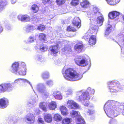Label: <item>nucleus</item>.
Wrapping results in <instances>:
<instances>
[{
	"instance_id": "f257e3e1",
	"label": "nucleus",
	"mask_w": 124,
	"mask_h": 124,
	"mask_svg": "<svg viewBox=\"0 0 124 124\" xmlns=\"http://www.w3.org/2000/svg\"><path fill=\"white\" fill-rule=\"evenodd\" d=\"M118 102L113 100H109L107 101L105 104L104 109L106 115L110 118H114L117 116L121 111V108L123 109L122 114L124 115V103L120 104Z\"/></svg>"
},
{
	"instance_id": "f03ea898",
	"label": "nucleus",
	"mask_w": 124,
	"mask_h": 124,
	"mask_svg": "<svg viewBox=\"0 0 124 124\" xmlns=\"http://www.w3.org/2000/svg\"><path fill=\"white\" fill-rule=\"evenodd\" d=\"M94 93L95 90L93 89L88 87L85 92L83 90L77 91L76 98L78 101L83 103L85 106L92 107L93 105H90L88 101L90 99V95H93Z\"/></svg>"
},
{
	"instance_id": "7ed1b4c3",
	"label": "nucleus",
	"mask_w": 124,
	"mask_h": 124,
	"mask_svg": "<svg viewBox=\"0 0 124 124\" xmlns=\"http://www.w3.org/2000/svg\"><path fill=\"white\" fill-rule=\"evenodd\" d=\"M64 78L67 80L74 81L80 79L83 77V74L77 73L73 69L69 68L66 70L64 73H63Z\"/></svg>"
},
{
	"instance_id": "20e7f679",
	"label": "nucleus",
	"mask_w": 124,
	"mask_h": 124,
	"mask_svg": "<svg viewBox=\"0 0 124 124\" xmlns=\"http://www.w3.org/2000/svg\"><path fill=\"white\" fill-rule=\"evenodd\" d=\"M116 81H109L107 83L109 91L111 93H116L120 90L119 84Z\"/></svg>"
},
{
	"instance_id": "39448f33",
	"label": "nucleus",
	"mask_w": 124,
	"mask_h": 124,
	"mask_svg": "<svg viewBox=\"0 0 124 124\" xmlns=\"http://www.w3.org/2000/svg\"><path fill=\"white\" fill-rule=\"evenodd\" d=\"M116 39L119 41V42H116L120 46L122 47L121 49V52L124 54V47L122 46L123 45L124 46V28L122 29L121 31L118 34Z\"/></svg>"
},
{
	"instance_id": "423d86ee",
	"label": "nucleus",
	"mask_w": 124,
	"mask_h": 124,
	"mask_svg": "<svg viewBox=\"0 0 124 124\" xmlns=\"http://www.w3.org/2000/svg\"><path fill=\"white\" fill-rule=\"evenodd\" d=\"M13 89V85L10 83L6 82L0 85V93L6 91L10 92Z\"/></svg>"
},
{
	"instance_id": "0eeeda50",
	"label": "nucleus",
	"mask_w": 124,
	"mask_h": 124,
	"mask_svg": "<svg viewBox=\"0 0 124 124\" xmlns=\"http://www.w3.org/2000/svg\"><path fill=\"white\" fill-rule=\"evenodd\" d=\"M36 88L39 92L42 93L43 96L46 98L48 97L49 93L46 90V87L44 84L39 83L37 85Z\"/></svg>"
},
{
	"instance_id": "6e6552de",
	"label": "nucleus",
	"mask_w": 124,
	"mask_h": 124,
	"mask_svg": "<svg viewBox=\"0 0 124 124\" xmlns=\"http://www.w3.org/2000/svg\"><path fill=\"white\" fill-rule=\"evenodd\" d=\"M76 63L79 66L85 67L88 65V62L85 58H82L81 56H77L75 59Z\"/></svg>"
},
{
	"instance_id": "1a4fd4ad",
	"label": "nucleus",
	"mask_w": 124,
	"mask_h": 124,
	"mask_svg": "<svg viewBox=\"0 0 124 124\" xmlns=\"http://www.w3.org/2000/svg\"><path fill=\"white\" fill-rule=\"evenodd\" d=\"M24 120L28 124H31L34 123L35 118L32 113H29L26 116Z\"/></svg>"
},
{
	"instance_id": "9d476101",
	"label": "nucleus",
	"mask_w": 124,
	"mask_h": 124,
	"mask_svg": "<svg viewBox=\"0 0 124 124\" xmlns=\"http://www.w3.org/2000/svg\"><path fill=\"white\" fill-rule=\"evenodd\" d=\"M67 105L68 107L70 109H78L80 108V106L78 104L72 100H68Z\"/></svg>"
},
{
	"instance_id": "9b49d317",
	"label": "nucleus",
	"mask_w": 124,
	"mask_h": 124,
	"mask_svg": "<svg viewBox=\"0 0 124 124\" xmlns=\"http://www.w3.org/2000/svg\"><path fill=\"white\" fill-rule=\"evenodd\" d=\"M19 64L18 62H15L12 63L11 69V72L17 74L19 70Z\"/></svg>"
},
{
	"instance_id": "f8f14e48",
	"label": "nucleus",
	"mask_w": 124,
	"mask_h": 124,
	"mask_svg": "<svg viewBox=\"0 0 124 124\" xmlns=\"http://www.w3.org/2000/svg\"><path fill=\"white\" fill-rule=\"evenodd\" d=\"M17 18L19 20L24 22L30 21L31 20L30 17L26 15H19L18 16Z\"/></svg>"
},
{
	"instance_id": "ddd939ff",
	"label": "nucleus",
	"mask_w": 124,
	"mask_h": 124,
	"mask_svg": "<svg viewBox=\"0 0 124 124\" xmlns=\"http://www.w3.org/2000/svg\"><path fill=\"white\" fill-rule=\"evenodd\" d=\"M38 100V98L37 95H35V96L31 97L28 101V104L30 106H31L35 104L36 103Z\"/></svg>"
},
{
	"instance_id": "4468645a",
	"label": "nucleus",
	"mask_w": 124,
	"mask_h": 124,
	"mask_svg": "<svg viewBox=\"0 0 124 124\" xmlns=\"http://www.w3.org/2000/svg\"><path fill=\"white\" fill-rule=\"evenodd\" d=\"M101 14L99 11V9L98 8L95 7L93 8L92 13H91L90 14V16H88V17H89L91 18H92L93 17H96V16H100Z\"/></svg>"
},
{
	"instance_id": "2eb2a0df",
	"label": "nucleus",
	"mask_w": 124,
	"mask_h": 124,
	"mask_svg": "<svg viewBox=\"0 0 124 124\" xmlns=\"http://www.w3.org/2000/svg\"><path fill=\"white\" fill-rule=\"evenodd\" d=\"M15 83H17L18 84H21L22 83H28L31 86L33 89V87L31 83L28 80L26 79L19 78L15 80L14 82Z\"/></svg>"
},
{
	"instance_id": "dca6fc26",
	"label": "nucleus",
	"mask_w": 124,
	"mask_h": 124,
	"mask_svg": "<svg viewBox=\"0 0 124 124\" xmlns=\"http://www.w3.org/2000/svg\"><path fill=\"white\" fill-rule=\"evenodd\" d=\"M8 101L6 98L1 99L0 100V107L3 108H6L8 105Z\"/></svg>"
},
{
	"instance_id": "f3484780",
	"label": "nucleus",
	"mask_w": 124,
	"mask_h": 124,
	"mask_svg": "<svg viewBox=\"0 0 124 124\" xmlns=\"http://www.w3.org/2000/svg\"><path fill=\"white\" fill-rule=\"evenodd\" d=\"M72 24L74 26L79 28L81 26V20L78 17H75L72 22Z\"/></svg>"
},
{
	"instance_id": "a211bd4d",
	"label": "nucleus",
	"mask_w": 124,
	"mask_h": 124,
	"mask_svg": "<svg viewBox=\"0 0 124 124\" xmlns=\"http://www.w3.org/2000/svg\"><path fill=\"white\" fill-rule=\"evenodd\" d=\"M58 46V45H56L51 46L50 47L49 49L51 53L54 55H55L59 52Z\"/></svg>"
},
{
	"instance_id": "6ab92c4d",
	"label": "nucleus",
	"mask_w": 124,
	"mask_h": 124,
	"mask_svg": "<svg viewBox=\"0 0 124 124\" xmlns=\"http://www.w3.org/2000/svg\"><path fill=\"white\" fill-rule=\"evenodd\" d=\"M47 105L49 109L51 110H54L57 107L56 103L54 101H51L50 102L47 101Z\"/></svg>"
},
{
	"instance_id": "aec40b11",
	"label": "nucleus",
	"mask_w": 124,
	"mask_h": 124,
	"mask_svg": "<svg viewBox=\"0 0 124 124\" xmlns=\"http://www.w3.org/2000/svg\"><path fill=\"white\" fill-rule=\"evenodd\" d=\"M54 97L56 99L62 100V93L60 91H56L54 92L52 94Z\"/></svg>"
},
{
	"instance_id": "412c9836",
	"label": "nucleus",
	"mask_w": 124,
	"mask_h": 124,
	"mask_svg": "<svg viewBox=\"0 0 124 124\" xmlns=\"http://www.w3.org/2000/svg\"><path fill=\"white\" fill-rule=\"evenodd\" d=\"M90 3L87 0H82L80 3V5L81 7L83 8H87L90 6Z\"/></svg>"
},
{
	"instance_id": "4be33fe9",
	"label": "nucleus",
	"mask_w": 124,
	"mask_h": 124,
	"mask_svg": "<svg viewBox=\"0 0 124 124\" xmlns=\"http://www.w3.org/2000/svg\"><path fill=\"white\" fill-rule=\"evenodd\" d=\"M120 15V13L116 11H113L110 12L108 14L109 17L111 19H113L118 16Z\"/></svg>"
},
{
	"instance_id": "5701e85b",
	"label": "nucleus",
	"mask_w": 124,
	"mask_h": 124,
	"mask_svg": "<svg viewBox=\"0 0 124 124\" xmlns=\"http://www.w3.org/2000/svg\"><path fill=\"white\" fill-rule=\"evenodd\" d=\"M96 17L97 18L96 20V22L97 23L99 24V25H101L104 21L103 16L102 14H101V15L96 16Z\"/></svg>"
},
{
	"instance_id": "b1692460",
	"label": "nucleus",
	"mask_w": 124,
	"mask_h": 124,
	"mask_svg": "<svg viewBox=\"0 0 124 124\" xmlns=\"http://www.w3.org/2000/svg\"><path fill=\"white\" fill-rule=\"evenodd\" d=\"M59 109L62 114L63 116H65L68 114L69 113L68 110L64 106L62 105L60 106Z\"/></svg>"
},
{
	"instance_id": "393cba45",
	"label": "nucleus",
	"mask_w": 124,
	"mask_h": 124,
	"mask_svg": "<svg viewBox=\"0 0 124 124\" xmlns=\"http://www.w3.org/2000/svg\"><path fill=\"white\" fill-rule=\"evenodd\" d=\"M83 48V45L80 43L76 44L74 46L75 50L78 53L82 51Z\"/></svg>"
},
{
	"instance_id": "a878e982",
	"label": "nucleus",
	"mask_w": 124,
	"mask_h": 124,
	"mask_svg": "<svg viewBox=\"0 0 124 124\" xmlns=\"http://www.w3.org/2000/svg\"><path fill=\"white\" fill-rule=\"evenodd\" d=\"M96 39L95 36L94 35L90 36L88 42L91 45H94L96 42Z\"/></svg>"
},
{
	"instance_id": "bb28decb",
	"label": "nucleus",
	"mask_w": 124,
	"mask_h": 124,
	"mask_svg": "<svg viewBox=\"0 0 124 124\" xmlns=\"http://www.w3.org/2000/svg\"><path fill=\"white\" fill-rule=\"evenodd\" d=\"M44 119L46 122L50 123L52 121V116L50 114H46L44 116Z\"/></svg>"
},
{
	"instance_id": "cd10ccee",
	"label": "nucleus",
	"mask_w": 124,
	"mask_h": 124,
	"mask_svg": "<svg viewBox=\"0 0 124 124\" xmlns=\"http://www.w3.org/2000/svg\"><path fill=\"white\" fill-rule=\"evenodd\" d=\"M53 118L54 121L59 122L62 120V117L60 114L57 113L54 115Z\"/></svg>"
},
{
	"instance_id": "c85d7f7f",
	"label": "nucleus",
	"mask_w": 124,
	"mask_h": 124,
	"mask_svg": "<svg viewBox=\"0 0 124 124\" xmlns=\"http://www.w3.org/2000/svg\"><path fill=\"white\" fill-rule=\"evenodd\" d=\"M64 90L67 95H71L73 93V89L71 87H66Z\"/></svg>"
},
{
	"instance_id": "c756f323",
	"label": "nucleus",
	"mask_w": 124,
	"mask_h": 124,
	"mask_svg": "<svg viewBox=\"0 0 124 124\" xmlns=\"http://www.w3.org/2000/svg\"><path fill=\"white\" fill-rule=\"evenodd\" d=\"M47 102H41L39 104V107L43 111H46V107L47 106Z\"/></svg>"
},
{
	"instance_id": "7c9ffc66",
	"label": "nucleus",
	"mask_w": 124,
	"mask_h": 124,
	"mask_svg": "<svg viewBox=\"0 0 124 124\" xmlns=\"http://www.w3.org/2000/svg\"><path fill=\"white\" fill-rule=\"evenodd\" d=\"M108 4L114 5L119 3L120 0H106Z\"/></svg>"
},
{
	"instance_id": "2f4dec72",
	"label": "nucleus",
	"mask_w": 124,
	"mask_h": 124,
	"mask_svg": "<svg viewBox=\"0 0 124 124\" xmlns=\"http://www.w3.org/2000/svg\"><path fill=\"white\" fill-rule=\"evenodd\" d=\"M25 31L26 32H28L34 30L35 27L31 25H28L25 27Z\"/></svg>"
},
{
	"instance_id": "473e14b6",
	"label": "nucleus",
	"mask_w": 124,
	"mask_h": 124,
	"mask_svg": "<svg viewBox=\"0 0 124 124\" xmlns=\"http://www.w3.org/2000/svg\"><path fill=\"white\" fill-rule=\"evenodd\" d=\"M71 119L69 118H64L62 120V124H70L71 122Z\"/></svg>"
},
{
	"instance_id": "72a5a7b5",
	"label": "nucleus",
	"mask_w": 124,
	"mask_h": 124,
	"mask_svg": "<svg viewBox=\"0 0 124 124\" xmlns=\"http://www.w3.org/2000/svg\"><path fill=\"white\" fill-rule=\"evenodd\" d=\"M48 46L42 44L39 47V49L41 51L44 52L46 51L48 49Z\"/></svg>"
},
{
	"instance_id": "f704fd0d",
	"label": "nucleus",
	"mask_w": 124,
	"mask_h": 124,
	"mask_svg": "<svg viewBox=\"0 0 124 124\" xmlns=\"http://www.w3.org/2000/svg\"><path fill=\"white\" fill-rule=\"evenodd\" d=\"M39 8L37 5L36 4H34L32 5L31 7V9L34 13H36L37 12Z\"/></svg>"
},
{
	"instance_id": "c9c22d12",
	"label": "nucleus",
	"mask_w": 124,
	"mask_h": 124,
	"mask_svg": "<svg viewBox=\"0 0 124 124\" xmlns=\"http://www.w3.org/2000/svg\"><path fill=\"white\" fill-rule=\"evenodd\" d=\"M39 38L40 40L43 41H45L46 39V35L43 33H40L39 34Z\"/></svg>"
},
{
	"instance_id": "e433bc0d",
	"label": "nucleus",
	"mask_w": 124,
	"mask_h": 124,
	"mask_svg": "<svg viewBox=\"0 0 124 124\" xmlns=\"http://www.w3.org/2000/svg\"><path fill=\"white\" fill-rule=\"evenodd\" d=\"M112 29L111 26L110 25H108L107 28L105 32V35H108L111 32V30Z\"/></svg>"
},
{
	"instance_id": "4c0bfd02",
	"label": "nucleus",
	"mask_w": 124,
	"mask_h": 124,
	"mask_svg": "<svg viewBox=\"0 0 124 124\" xmlns=\"http://www.w3.org/2000/svg\"><path fill=\"white\" fill-rule=\"evenodd\" d=\"M70 114L71 116L73 117L80 115L79 112L74 110H72L71 111Z\"/></svg>"
},
{
	"instance_id": "58836bf2",
	"label": "nucleus",
	"mask_w": 124,
	"mask_h": 124,
	"mask_svg": "<svg viewBox=\"0 0 124 124\" xmlns=\"http://www.w3.org/2000/svg\"><path fill=\"white\" fill-rule=\"evenodd\" d=\"M69 1H70L71 4L74 6L77 5L79 2L78 0H69Z\"/></svg>"
},
{
	"instance_id": "ea45409f",
	"label": "nucleus",
	"mask_w": 124,
	"mask_h": 124,
	"mask_svg": "<svg viewBox=\"0 0 124 124\" xmlns=\"http://www.w3.org/2000/svg\"><path fill=\"white\" fill-rule=\"evenodd\" d=\"M7 3L6 1H3L2 0H0V10H2L4 7L5 6Z\"/></svg>"
},
{
	"instance_id": "a19ab883",
	"label": "nucleus",
	"mask_w": 124,
	"mask_h": 124,
	"mask_svg": "<svg viewBox=\"0 0 124 124\" xmlns=\"http://www.w3.org/2000/svg\"><path fill=\"white\" fill-rule=\"evenodd\" d=\"M35 59L37 62H42L44 61V59L41 56L39 55L36 56L35 57Z\"/></svg>"
},
{
	"instance_id": "79ce46f5",
	"label": "nucleus",
	"mask_w": 124,
	"mask_h": 124,
	"mask_svg": "<svg viewBox=\"0 0 124 124\" xmlns=\"http://www.w3.org/2000/svg\"><path fill=\"white\" fill-rule=\"evenodd\" d=\"M26 69H21L18 72L19 75H24L26 74Z\"/></svg>"
},
{
	"instance_id": "37998d69",
	"label": "nucleus",
	"mask_w": 124,
	"mask_h": 124,
	"mask_svg": "<svg viewBox=\"0 0 124 124\" xmlns=\"http://www.w3.org/2000/svg\"><path fill=\"white\" fill-rule=\"evenodd\" d=\"M35 39L32 37H30L27 40L24 41V42L27 44H28L34 42Z\"/></svg>"
},
{
	"instance_id": "c03bdc74",
	"label": "nucleus",
	"mask_w": 124,
	"mask_h": 124,
	"mask_svg": "<svg viewBox=\"0 0 124 124\" xmlns=\"http://www.w3.org/2000/svg\"><path fill=\"white\" fill-rule=\"evenodd\" d=\"M49 76V74L47 72H46L43 73L42 75V77L44 79L48 78Z\"/></svg>"
},
{
	"instance_id": "a18cd8bd",
	"label": "nucleus",
	"mask_w": 124,
	"mask_h": 124,
	"mask_svg": "<svg viewBox=\"0 0 124 124\" xmlns=\"http://www.w3.org/2000/svg\"><path fill=\"white\" fill-rule=\"evenodd\" d=\"M67 30L68 31H75L76 30L72 26H69L67 27Z\"/></svg>"
},
{
	"instance_id": "49530a36",
	"label": "nucleus",
	"mask_w": 124,
	"mask_h": 124,
	"mask_svg": "<svg viewBox=\"0 0 124 124\" xmlns=\"http://www.w3.org/2000/svg\"><path fill=\"white\" fill-rule=\"evenodd\" d=\"M45 28L44 26L42 24H40L38 26L37 29L39 30L43 31L44 30Z\"/></svg>"
},
{
	"instance_id": "de8ad7c7",
	"label": "nucleus",
	"mask_w": 124,
	"mask_h": 124,
	"mask_svg": "<svg viewBox=\"0 0 124 124\" xmlns=\"http://www.w3.org/2000/svg\"><path fill=\"white\" fill-rule=\"evenodd\" d=\"M87 115L92 114L95 113V111L93 109H89L87 111Z\"/></svg>"
},
{
	"instance_id": "09e8293b",
	"label": "nucleus",
	"mask_w": 124,
	"mask_h": 124,
	"mask_svg": "<svg viewBox=\"0 0 124 124\" xmlns=\"http://www.w3.org/2000/svg\"><path fill=\"white\" fill-rule=\"evenodd\" d=\"M56 2L57 4L59 5L64 4L65 2L64 0H56Z\"/></svg>"
},
{
	"instance_id": "8fccbe9b",
	"label": "nucleus",
	"mask_w": 124,
	"mask_h": 124,
	"mask_svg": "<svg viewBox=\"0 0 124 124\" xmlns=\"http://www.w3.org/2000/svg\"><path fill=\"white\" fill-rule=\"evenodd\" d=\"M46 84L49 87L52 86L53 85V82L51 80H49L47 81L46 82Z\"/></svg>"
},
{
	"instance_id": "3c124183",
	"label": "nucleus",
	"mask_w": 124,
	"mask_h": 124,
	"mask_svg": "<svg viewBox=\"0 0 124 124\" xmlns=\"http://www.w3.org/2000/svg\"><path fill=\"white\" fill-rule=\"evenodd\" d=\"M39 124H44V122L42 118L40 117L38 118V120Z\"/></svg>"
},
{
	"instance_id": "603ef678",
	"label": "nucleus",
	"mask_w": 124,
	"mask_h": 124,
	"mask_svg": "<svg viewBox=\"0 0 124 124\" xmlns=\"http://www.w3.org/2000/svg\"><path fill=\"white\" fill-rule=\"evenodd\" d=\"M108 123L109 124H117V122L116 120L113 119L110 120Z\"/></svg>"
},
{
	"instance_id": "864d4df0",
	"label": "nucleus",
	"mask_w": 124,
	"mask_h": 124,
	"mask_svg": "<svg viewBox=\"0 0 124 124\" xmlns=\"http://www.w3.org/2000/svg\"><path fill=\"white\" fill-rule=\"evenodd\" d=\"M89 32V31H88V32L87 33H86L84 37L85 39H88L89 38H90V36H91Z\"/></svg>"
},
{
	"instance_id": "5fc2aeb1",
	"label": "nucleus",
	"mask_w": 124,
	"mask_h": 124,
	"mask_svg": "<svg viewBox=\"0 0 124 124\" xmlns=\"http://www.w3.org/2000/svg\"><path fill=\"white\" fill-rule=\"evenodd\" d=\"M21 65L22 67H23V69H26V64L24 62H21Z\"/></svg>"
},
{
	"instance_id": "6e6d98bb",
	"label": "nucleus",
	"mask_w": 124,
	"mask_h": 124,
	"mask_svg": "<svg viewBox=\"0 0 124 124\" xmlns=\"http://www.w3.org/2000/svg\"><path fill=\"white\" fill-rule=\"evenodd\" d=\"M43 3L45 5L47 4L50 2V0H43Z\"/></svg>"
},
{
	"instance_id": "4d7b16f0",
	"label": "nucleus",
	"mask_w": 124,
	"mask_h": 124,
	"mask_svg": "<svg viewBox=\"0 0 124 124\" xmlns=\"http://www.w3.org/2000/svg\"><path fill=\"white\" fill-rule=\"evenodd\" d=\"M96 26H94V27H93L92 26V30L94 31V32L93 31V32H94V33L96 34L97 32V30L96 29Z\"/></svg>"
},
{
	"instance_id": "13d9d810",
	"label": "nucleus",
	"mask_w": 124,
	"mask_h": 124,
	"mask_svg": "<svg viewBox=\"0 0 124 124\" xmlns=\"http://www.w3.org/2000/svg\"><path fill=\"white\" fill-rule=\"evenodd\" d=\"M10 121L11 123L12 124H14L15 123V121L13 120H10Z\"/></svg>"
},
{
	"instance_id": "bf43d9fd",
	"label": "nucleus",
	"mask_w": 124,
	"mask_h": 124,
	"mask_svg": "<svg viewBox=\"0 0 124 124\" xmlns=\"http://www.w3.org/2000/svg\"><path fill=\"white\" fill-rule=\"evenodd\" d=\"M3 30V28L1 26H0V32H1Z\"/></svg>"
},
{
	"instance_id": "052dcab7",
	"label": "nucleus",
	"mask_w": 124,
	"mask_h": 124,
	"mask_svg": "<svg viewBox=\"0 0 124 124\" xmlns=\"http://www.w3.org/2000/svg\"><path fill=\"white\" fill-rule=\"evenodd\" d=\"M11 2L12 4H14L15 3V1L14 0H12L11 1Z\"/></svg>"
},
{
	"instance_id": "680f3d73",
	"label": "nucleus",
	"mask_w": 124,
	"mask_h": 124,
	"mask_svg": "<svg viewBox=\"0 0 124 124\" xmlns=\"http://www.w3.org/2000/svg\"><path fill=\"white\" fill-rule=\"evenodd\" d=\"M54 16L53 15H50L49 16V17L51 19H52L53 18Z\"/></svg>"
},
{
	"instance_id": "e2e57ef3",
	"label": "nucleus",
	"mask_w": 124,
	"mask_h": 124,
	"mask_svg": "<svg viewBox=\"0 0 124 124\" xmlns=\"http://www.w3.org/2000/svg\"><path fill=\"white\" fill-rule=\"evenodd\" d=\"M122 17H123V19L124 20V15H123L122 16Z\"/></svg>"
},
{
	"instance_id": "0e129e2a",
	"label": "nucleus",
	"mask_w": 124,
	"mask_h": 124,
	"mask_svg": "<svg viewBox=\"0 0 124 124\" xmlns=\"http://www.w3.org/2000/svg\"><path fill=\"white\" fill-rule=\"evenodd\" d=\"M35 48H38V47H37V46H35Z\"/></svg>"
},
{
	"instance_id": "69168bd1",
	"label": "nucleus",
	"mask_w": 124,
	"mask_h": 124,
	"mask_svg": "<svg viewBox=\"0 0 124 124\" xmlns=\"http://www.w3.org/2000/svg\"><path fill=\"white\" fill-rule=\"evenodd\" d=\"M43 19H40V20H42Z\"/></svg>"
}]
</instances>
